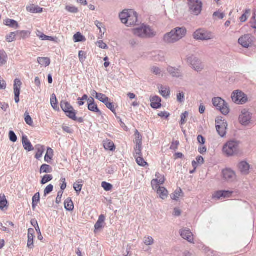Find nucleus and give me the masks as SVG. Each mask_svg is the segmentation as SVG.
I'll use <instances>...</instances> for the list:
<instances>
[{
    "label": "nucleus",
    "instance_id": "1",
    "mask_svg": "<svg viewBox=\"0 0 256 256\" xmlns=\"http://www.w3.org/2000/svg\"><path fill=\"white\" fill-rule=\"evenodd\" d=\"M186 30L184 28H176L170 32L164 34V40L167 44L174 43L184 36Z\"/></svg>",
    "mask_w": 256,
    "mask_h": 256
},
{
    "label": "nucleus",
    "instance_id": "2",
    "mask_svg": "<svg viewBox=\"0 0 256 256\" xmlns=\"http://www.w3.org/2000/svg\"><path fill=\"white\" fill-rule=\"evenodd\" d=\"M223 152L228 156L238 154L240 152L239 142L236 140L227 142L223 147Z\"/></svg>",
    "mask_w": 256,
    "mask_h": 256
},
{
    "label": "nucleus",
    "instance_id": "3",
    "mask_svg": "<svg viewBox=\"0 0 256 256\" xmlns=\"http://www.w3.org/2000/svg\"><path fill=\"white\" fill-rule=\"evenodd\" d=\"M133 33L135 36L142 38H150L154 35L150 26L144 24L134 28Z\"/></svg>",
    "mask_w": 256,
    "mask_h": 256
},
{
    "label": "nucleus",
    "instance_id": "4",
    "mask_svg": "<svg viewBox=\"0 0 256 256\" xmlns=\"http://www.w3.org/2000/svg\"><path fill=\"white\" fill-rule=\"evenodd\" d=\"M193 38L196 40H209L214 38V34L211 32L202 28L197 30L193 34Z\"/></svg>",
    "mask_w": 256,
    "mask_h": 256
},
{
    "label": "nucleus",
    "instance_id": "5",
    "mask_svg": "<svg viewBox=\"0 0 256 256\" xmlns=\"http://www.w3.org/2000/svg\"><path fill=\"white\" fill-rule=\"evenodd\" d=\"M213 105L216 108L224 115H227L230 112L228 104L220 97L214 98L212 100Z\"/></svg>",
    "mask_w": 256,
    "mask_h": 256
},
{
    "label": "nucleus",
    "instance_id": "6",
    "mask_svg": "<svg viewBox=\"0 0 256 256\" xmlns=\"http://www.w3.org/2000/svg\"><path fill=\"white\" fill-rule=\"evenodd\" d=\"M188 63L191 66V68L194 70L200 72L202 71L204 68V66L200 60L194 56L191 55L188 56L186 58Z\"/></svg>",
    "mask_w": 256,
    "mask_h": 256
},
{
    "label": "nucleus",
    "instance_id": "7",
    "mask_svg": "<svg viewBox=\"0 0 256 256\" xmlns=\"http://www.w3.org/2000/svg\"><path fill=\"white\" fill-rule=\"evenodd\" d=\"M232 102L238 104H242L247 102L246 96L242 91H234L232 94Z\"/></svg>",
    "mask_w": 256,
    "mask_h": 256
},
{
    "label": "nucleus",
    "instance_id": "8",
    "mask_svg": "<svg viewBox=\"0 0 256 256\" xmlns=\"http://www.w3.org/2000/svg\"><path fill=\"white\" fill-rule=\"evenodd\" d=\"M189 8L192 12L194 15L199 14L202 11V3L199 0H190Z\"/></svg>",
    "mask_w": 256,
    "mask_h": 256
},
{
    "label": "nucleus",
    "instance_id": "9",
    "mask_svg": "<svg viewBox=\"0 0 256 256\" xmlns=\"http://www.w3.org/2000/svg\"><path fill=\"white\" fill-rule=\"evenodd\" d=\"M252 114L246 110L242 111L239 116V121L243 125L246 126L248 125L251 122Z\"/></svg>",
    "mask_w": 256,
    "mask_h": 256
},
{
    "label": "nucleus",
    "instance_id": "10",
    "mask_svg": "<svg viewBox=\"0 0 256 256\" xmlns=\"http://www.w3.org/2000/svg\"><path fill=\"white\" fill-rule=\"evenodd\" d=\"M223 178L228 182H233L236 179L235 172L230 168H226L222 172Z\"/></svg>",
    "mask_w": 256,
    "mask_h": 256
},
{
    "label": "nucleus",
    "instance_id": "11",
    "mask_svg": "<svg viewBox=\"0 0 256 256\" xmlns=\"http://www.w3.org/2000/svg\"><path fill=\"white\" fill-rule=\"evenodd\" d=\"M216 129L221 137H224L226 134V130L228 126L227 122L222 120H216Z\"/></svg>",
    "mask_w": 256,
    "mask_h": 256
},
{
    "label": "nucleus",
    "instance_id": "12",
    "mask_svg": "<svg viewBox=\"0 0 256 256\" xmlns=\"http://www.w3.org/2000/svg\"><path fill=\"white\" fill-rule=\"evenodd\" d=\"M252 42V36L250 34H245L241 36L238 40V44L244 48H248L251 46Z\"/></svg>",
    "mask_w": 256,
    "mask_h": 256
},
{
    "label": "nucleus",
    "instance_id": "13",
    "mask_svg": "<svg viewBox=\"0 0 256 256\" xmlns=\"http://www.w3.org/2000/svg\"><path fill=\"white\" fill-rule=\"evenodd\" d=\"M156 178L152 180L151 182L154 190H156L158 187H160V185L163 184L165 180L164 176L158 172L156 174Z\"/></svg>",
    "mask_w": 256,
    "mask_h": 256
},
{
    "label": "nucleus",
    "instance_id": "14",
    "mask_svg": "<svg viewBox=\"0 0 256 256\" xmlns=\"http://www.w3.org/2000/svg\"><path fill=\"white\" fill-rule=\"evenodd\" d=\"M22 83L18 79H16L14 81V100L16 103L20 102V90Z\"/></svg>",
    "mask_w": 256,
    "mask_h": 256
},
{
    "label": "nucleus",
    "instance_id": "15",
    "mask_svg": "<svg viewBox=\"0 0 256 256\" xmlns=\"http://www.w3.org/2000/svg\"><path fill=\"white\" fill-rule=\"evenodd\" d=\"M130 16L128 19V22L126 24L128 26H136L138 22V14L132 10H130Z\"/></svg>",
    "mask_w": 256,
    "mask_h": 256
},
{
    "label": "nucleus",
    "instance_id": "16",
    "mask_svg": "<svg viewBox=\"0 0 256 256\" xmlns=\"http://www.w3.org/2000/svg\"><path fill=\"white\" fill-rule=\"evenodd\" d=\"M181 236L190 242H192L194 238L192 232L188 229L182 230L180 232Z\"/></svg>",
    "mask_w": 256,
    "mask_h": 256
},
{
    "label": "nucleus",
    "instance_id": "17",
    "mask_svg": "<svg viewBox=\"0 0 256 256\" xmlns=\"http://www.w3.org/2000/svg\"><path fill=\"white\" fill-rule=\"evenodd\" d=\"M166 70L169 74L172 77L180 78L182 76V74L179 68L168 66Z\"/></svg>",
    "mask_w": 256,
    "mask_h": 256
},
{
    "label": "nucleus",
    "instance_id": "18",
    "mask_svg": "<svg viewBox=\"0 0 256 256\" xmlns=\"http://www.w3.org/2000/svg\"><path fill=\"white\" fill-rule=\"evenodd\" d=\"M238 169L243 174H248L250 168V164L245 161H242L238 164Z\"/></svg>",
    "mask_w": 256,
    "mask_h": 256
},
{
    "label": "nucleus",
    "instance_id": "19",
    "mask_svg": "<svg viewBox=\"0 0 256 256\" xmlns=\"http://www.w3.org/2000/svg\"><path fill=\"white\" fill-rule=\"evenodd\" d=\"M151 102V106L155 109L159 108L161 107V98L158 96H154L150 98Z\"/></svg>",
    "mask_w": 256,
    "mask_h": 256
},
{
    "label": "nucleus",
    "instance_id": "20",
    "mask_svg": "<svg viewBox=\"0 0 256 256\" xmlns=\"http://www.w3.org/2000/svg\"><path fill=\"white\" fill-rule=\"evenodd\" d=\"M22 143L24 148L28 152H30L34 150L32 146L28 140L27 136L23 135L22 137Z\"/></svg>",
    "mask_w": 256,
    "mask_h": 256
},
{
    "label": "nucleus",
    "instance_id": "21",
    "mask_svg": "<svg viewBox=\"0 0 256 256\" xmlns=\"http://www.w3.org/2000/svg\"><path fill=\"white\" fill-rule=\"evenodd\" d=\"M130 10H126L120 14L119 17L121 22L126 24L128 22V19L130 16Z\"/></svg>",
    "mask_w": 256,
    "mask_h": 256
},
{
    "label": "nucleus",
    "instance_id": "22",
    "mask_svg": "<svg viewBox=\"0 0 256 256\" xmlns=\"http://www.w3.org/2000/svg\"><path fill=\"white\" fill-rule=\"evenodd\" d=\"M156 190L158 194L162 199L164 200L168 197V192L164 187H158Z\"/></svg>",
    "mask_w": 256,
    "mask_h": 256
},
{
    "label": "nucleus",
    "instance_id": "23",
    "mask_svg": "<svg viewBox=\"0 0 256 256\" xmlns=\"http://www.w3.org/2000/svg\"><path fill=\"white\" fill-rule=\"evenodd\" d=\"M105 220V216L104 215L101 214L99 216L98 220L96 223L94 228L96 230H98L99 229L104 227V222Z\"/></svg>",
    "mask_w": 256,
    "mask_h": 256
},
{
    "label": "nucleus",
    "instance_id": "24",
    "mask_svg": "<svg viewBox=\"0 0 256 256\" xmlns=\"http://www.w3.org/2000/svg\"><path fill=\"white\" fill-rule=\"evenodd\" d=\"M8 60V56L3 50H0V66L5 65Z\"/></svg>",
    "mask_w": 256,
    "mask_h": 256
},
{
    "label": "nucleus",
    "instance_id": "25",
    "mask_svg": "<svg viewBox=\"0 0 256 256\" xmlns=\"http://www.w3.org/2000/svg\"><path fill=\"white\" fill-rule=\"evenodd\" d=\"M17 36L20 39H26L30 36V32L28 30L16 31Z\"/></svg>",
    "mask_w": 256,
    "mask_h": 256
},
{
    "label": "nucleus",
    "instance_id": "26",
    "mask_svg": "<svg viewBox=\"0 0 256 256\" xmlns=\"http://www.w3.org/2000/svg\"><path fill=\"white\" fill-rule=\"evenodd\" d=\"M95 93L96 98L102 103L106 104V103L107 101H108L109 98L107 97L105 94L102 93H98L97 92H95Z\"/></svg>",
    "mask_w": 256,
    "mask_h": 256
},
{
    "label": "nucleus",
    "instance_id": "27",
    "mask_svg": "<svg viewBox=\"0 0 256 256\" xmlns=\"http://www.w3.org/2000/svg\"><path fill=\"white\" fill-rule=\"evenodd\" d=\"M64 208L68 211H72L74 210V206L72 200L68 198L64 202Z\"/></svg>",
    "mask_w": 256,
    "mask_h": 256
},
{
    "label": "nucleus",
    "instance_id": "28",
    "mask_svg": "<svg viewBox=\"0 0 256 256\" xmlns=\"http://www.w3.org/2000/svg\"><path fill=\"white\" fill-rule=\"evenodd\" d=\"M159 91L162 96L164 97H167L170 96V90L168 87L160 86L158 87Z\"/></svg>",
    "mask_w": 256,
    "mask_h": 256
},
{
    "label": "nucleus",
    "instance_id": "29",
    "mask_svg": "<svg viewBox=\"0 0 256 256\" xmlns=\"http://www.w3.org/2000/svg\"><path fill=\"white\" fill-rule=\"evenodd\" d=\"M4 24L12 28H18V22L14 20L7 19L4 21Z\"/></svg>",
    "mask_w": 256,
    "mask_h": 256
},
{
    "label": "nucleus",
    "instance_id": "30",
    "mask_svg": "<svg viewBox=\"0 0 256 256\" xmlns=\"http://www.w3.org/2000/svg\"><path fill=\"white\" fill-rule=\"evenodd\" d=\"M60 106L62 110L66 113V112H68L71 109H72L73 107L70 104L66 101H62L60 102Z\"/></svg>",
    "mask_w": 256,
    "mask_h": 256
},
{
    "label": "nucleus",
    "instance_id": "31",
    "mask_svg": "<svg viewBox=\"0 0 256 256\" xmlns=\"http://www.w3.org/2000/svg\"><path fill=\"white\" fill-rule=\"evenodd\" d=\"M104 146L106 150L113 151L115 150V146L114 142L110 140L104 142Z\"/></svg>",
    "mask_w": 256,
    "mask_h": 256
},
{
    "label": "nucleus",
    "instance_id": "32",
    "mask_svg": "<svg viewBox=\"0 0 256 256\" xmlns=\"http://www.w3.org/2000/svg\"><path fill=\"white\" fill-rule=\"evenodd\" d=\"M38 62L40 64L46 67L50 64V60L48 58H38Z\"/></svg>",
    "mask_w": 256,
    "mask_h": 256
},
{
    "label": "nucleus",
    "instance_id": "33",
    "mask_svg": "<svg viewBox=\"0 0 256 256\" xmlns=\"http://www.w3.org/2000/svg\"><path fill=\"white\" fill-rule=\"evenodd\" d=\"M88 109L91 112H96L98 116H101L102 114V112L98 109V106L95 104H88Z\"/></svg>",
    "mask_w": 256,
    "mask_h": 256
},
{
    "label": "nucleus",
    "instance_id": "34",
    "mask_svg": "<svg viewBox=\"0 0 256 256\" xmlns=\"http://www.w3.org/2000/svg\"><path fill=\"white\" fill-rule=\"evenodd\" d=\"M52 172V168L48 164H43L40 168V172L42 173H50Z\"/></svg>",
    "mask_w": 256,
    "mask_h": 256
},
{
    "label": "nucleus",
    "instance_id": "35",
    "mask_svg": "<svg viewBox=\"0 0 256 256\" xmlns=\"http://www.w3.org/2000/svg\"><path fill=\"white\" fill-rule=\"evenodd\" d=\"M74 40L76 42H82L86 40V38L81 33L77 32L74 36Z\"/></svg>",
    "mask_w": 256,
    "mask_h": 256
},
{
    "label": "nucleus",
    "instance_id": "36",
    "mask_svg": "<svg viewBox=\"0 0 256 256\" xmlns=\"http://www.w3.org/2000/svg\"><path fill=\"white\" fill-rule=\"evenodd\" d=\"M182 191L180 188H177L172 196V198L175 200H178L180 197L182 196Z\"/></svg>",
    "mask_w": 256,
    "mask_h": 256
},
{
    "label": "nucleus",
    "instance_id": "37",
    "mask_svg": "<svg viewBox=\"0 0 256 256\" xmlns=\"http://www.w3.org/2000/svg\"><path fill=\"white\" fill-rule=\"evenodd\" d=\"M50 104L52 106L54 109L56 110L58 109V102L56 96L54 94H52L50 98Z\"/></svg>",
    "mask_w": 256,
    "mask_h": 256
},
{
    "label": "nucleus",
    "instance_id": "38",
    "mask_svg": "<svg viewBox=\"0 0 256 256\" xmlns=\"http://www.w3.org/2000/svg\"><path fill=\"white\" fill-rule=\"evenodd\" d=\"M17 36L16 32H12L6 36V40L8 42H11L16 40V36Z\"/></svg>",
    "mask_w": 256,
    "mask_h": 256
},
{
    "label": "nucleus",
    "instance_id": "39",
    "mask_svg": "<svg viewBox=\"0 0 256 256\" xmlns=\"http://www.w3.org/2000/svg\"><path fill=\"white\" fill-rule=\"evenodd\" d=\"M150 70H151V72L154 74L156 76H163L162 70L158 67L154 66L151 68Z\"/></svg>",
    "mask_w": 256,
    "mask_h": 256
},
{
    "label": "nucleus",
    "instance_id": "40",
    "mask_svg": "<svg viewBox=\"0 0 256 256\" xmlns=\"http://www.w3.org/2000/svg\"><path fill=\"white\" fill-rule=\"evenodd\" d=\"M66 114L67 116H68L70 119L74 120V118H76V110L72 108V109H71L70 110L66 112Z\"/></svg>",
    "mask_w": 256,
    "mask_h": 256
},
{
    "label": "nucleus",
    "instance_id": "41",
    "mask_svg": "<svg viewBox=\"0 0 256 256\" xmlns=\"http://www.w3.org/2000/svg\"><path fill=\"white\" fill-rule=\"evenodd\" d=\"M142 156V145L136 144L134 148V157Z\"/></svg>",
    "mask_w": 256,
    "mask_h": 256
},
{
    "label": "nucleus",
    "instance_id": "42",
    "mask_svg": "<svg viewBox=\"0 0 256 256\" xmlns=\"http://www.w3.org/2000/svg\"><path fill=\"white\" fill-rule=\"evenodd\" d=\"M135 158L136 159L137 164L139 166H144L147 164V162L144 160L142 156L135 157Z\"/></svg>",
    "mask_w": 256,
    "mask_h": 256
},
{
    "label": "nucleus",
    "instance_id": "43",
    "mask_svg": "<svg viewBox=\"0 0 256 256\" xmlns=\"http://www.w3.org/2000/svg\"><path fill=\"white\" fill-rule=\"evenodd\" d=\"M44 152V148L42 146H38L37 152L35 156V158L36 159L40 158L42 156Z\"/></svg>",
    "mask_w": 256,
    "mask_h": 256
},
{
    "label": "nucleus",
    "instance_id": "44",
    "mask_svg": "<svg viewBox=\"0 0 256 256\" xmlns=\"http://www.w3.org/2000/svg\"><path fill=\"white\" fill-rule=\"evenodd\" d=\"M53 153V150L51 148H48V150H47V153L46 154L45 156H44V160L48 162V163H50V161H51V160L52 158V156H50L48 154H52Z\"/></svg>",
    "mask_w": 256,
    "mask_h": 256
},
{
    "label": "nucleus",
    "instance_id": "45",
    "mask_svg": "<svg viewBox=\"0 0 256 256\" xmlns=\"http://www.w3.org/2000/svg\"><path fill=\"white\" fill-rule=\"evenodd\" d=\"M24 120L26 122L29 126H32L33 124V120L29 115V114L26 112L24 114Z\"/></svg>",
    "mask_w": 256,
    "mask_h": 256
},
{
    "label": "nucleus",
    "instance_id": "46",
    "mask_svg": "<svg viewBox=\"0 0 256 256\" xmlns=\"http://www.w3.org/2000/svg\"><path fill=\"white\" fill-rule=\"evenodd\" d=\"M52 176L50 174H46L43 176L41 180V184H46V183L50 182L52 180Z\"/></svg>",
    "mask_w": 256,
    "mask_h": 256
},
{
    "label": "nucleus",
    "instance_id": "47",
    "mask_svg": "<svg viewBox=\"0 0 256 256\" xmlns=\"http://www.w3.org/2000/svg\"><path fill=\"white\" fill-rule=\"evenodd\" d=\"M144 242L146 246H150L154 244V240L152 236H148L144 238Z\"/></svg>",
    "mask_w": 256,
    "mask_h": 256
},
{
    "label": "nucleus",
    "instance_id": "48",
    "mask_svg": "<svg viewBox=\"0 0 256 256\" xmlns=\"http://www.w3.org/2000/svg\"><path fill=\"white\" fill-rule=\"evenodd\" d=\"M177 101L180 103H183L184 102V92H179L176 94Z\"/></svg>",
    "mask_w": 256,
    "mask_h": 256
},
{
    "label": "nucleus",
    "instance_id": "49",
    "mask_svg": "<svg viewBox=\"0 0 256 256\" xmlns=\"http://www.w3.org/2000/svg\"><path fill=\"white\" fill-rule=\"evenodd\" d=\"M135 135L136 136V144L142 145V136L140 134V132L136 130L135 131Z\"/></svg>",
    "mask_w": 256,
    "mask_h": 256
},
{
    "label": "nucleus",
    "instance_id": "50",
    "mask_svg": "<svg viewBox=\"0 0 256 256\" xmlns=\"http://www.w3.org/2000/svg\"><path fill=\"white\" fill-rule=\"evenodd\" d=\"M102 186L106 191H110L112 188V185L106 182L102 183Z\"/></svg>",
    "mask_w": 256,
    "mask_h": 256
},
{
    "label": "nucleus",
    "instance_id": "51",
    "mask_svg": "<svg viewBox=\"0 0 256 256\" xmlns=\"http://www.w3.org/2000/svg\"><path fill=\"white\" fill-rule=\"evenodd\" d=\"M66 10L70 12L76 14L78 12V8L73 6H67L66 7Z\"/></svg>",
    "mask_w": 256,
    "mask_h": 256
},
{
    "label": "nucleus",
    "instance_id": "52",
    "mask_svg": "<svg viewBox=\"0 0 256 256\" xmlns=\"http://www.w3.org/2000/svg\"><path fill=\"white\" fill-rule=\"evenodd\" d=\"M78 58L80 61L83 63L86 58V53L84 51L80 50L78 52Z\"/></svg>",
    "mask_w": 256,
    "mask_h": 256
},
{
    "label": "nucleus",
    "instance_id": "53",
    "mask_svg": "<svg viewBox=\"0 0 256 256\" xmlns=\"http://www.w3.org/2000/svg\"><path fill=\"white\" fill-rule=\"evenodd\" d=\"M188 116V112L186 111L182 113L180 116V125L184 124L186 122V118Z\"/></svg>",
    "mask_w": 256,
    "mask_h": 256
},
{
    "label": "nucleus",
    "instance_id": "54",
    "mask_svg": "<svg viewBox=\"0 0 256 256\" xmlns=\"http://www.w3.org/2000/svg\"><path fill=\"white\" fill-rule=\"evenodd\" d=\"M34 235L28 236L27 246L28 248H32L34 247Z\"/></svg>",
    "mask_w": 256,
    "mask_h": 256
},
{
    "label": "nucleus",
    "instance_id": "55",
    "mask_svg": "<svg viewBox=\"0 0 256 256\" xmlns=\"http://www.w3.org/2000/svg\"><path fill=\"white\" fill-rule=\"evenodd\" d=\"M82 186V184L79 181H77L74 184V188L76 192H79L81 191Z\"/></svg>",
    "mask_w": 256,
    "mask_h": 256
},
{
    "label": "nucleus",
    "instance_id": "56",
    "mask_svg": "<svg viewBox=\"0 0 256 256\" xmlns=\"http://www.w3.org/2000/svg\"><path fill=\"white\" fill-rule=\"evenodd\" d=\"M225 16V14L223 12H214L213 14V17L216 20H222Z\"/></svg>",
    "mask_w": 256,
    "mask_h": 256
},
{
    "label": "nucleus",
    "instance_id": "57",
    "mask_svg": "<svg viewBox=\"0 0 256 256\" xmlns=\"http://www.w3.org/2000/svg\"><path fill=\"white\" fill-rule=\"evenodd\" d=\"M54 189V186L52 184L48 185L44 190V196H46L50 194Z\"/></svg>",
    "mask_w": 256,
    "mask_h": 256
},
{
    "label": "nucleus",
    "instance_id": "58",
    "mask_svg": "<svg viewBox=\"0 0 256 256\" xmlns=\"http://www.w3.org/2000/svg\"><path fill=\"white\" fill-rule=\"evenodd\" d=\"M106 107L110 109L112 112L115 113L116 108L114 106L112 102H109L108 101L106 102V103L104 104Z\"/></svg>",
    "mask_w": 256,
    "mask_h": 256
},
{
    "label": "nucleus",
    "instance_id": "59",
    "mask_svg": "<svg viewBox=\"0 0 256 256\" xmlns=\"http://www.w3.org/2000/svg\"><path fill=\"white\" fill-rule=\"evenodd\" d=\"M9 138L10 140L12 142H14L17 140V136L15 133L12 130L9 132Z\"/></svg>",
    "mask_w": 256,
    "mask_h": 256
},
{
    "label": "nucleus",
    "instance_id": "60",
    "mask_svg": "<svg viewBox=\"0 0 256 256\" xmlns=\"http://www.w3.org/2000/svg\"><path fill=\"white\" fill-rule=\"evenodd\" d=\"M8 204V201L5 198H0V209L3 210Z\"/></svg>",
    "mask_w": 256,
    "mask_h": 256
},
{
    "label": "nucleus",
    "instance_id": "61",
    "mask_svg": "<svg viewBox=\"0 0 256 256\" xmlns=\"http://www.w3.org/2000/svg\"><path fill=\"white\" fill-rule=\"evenodd\" d=\"M250 10H246L244 14L240 18V20L242 22H244L248 18L247 14L250 13Z\"/></svg>",
    "mask_w": 256,
    "mask_h": 256
},
{
    "label": "nucleus",
    "instance_id": "62",
    "mask_svg": "<svg viewBox=\"0 0 256 256\" xmlns=\"http://www.w3.org/2000/svg\"><path fill=\"white\" fill-rule=\"evenodd\" d=\"M63 194V192L60 190L58 193V196L56 198V202L59 204L61 202Z\"/></svg>",
    "mask_w": 256,
    "mask_h": 256
},
{
    "label": "nucleus",
    "instance_id": "63",
    "mask_svg": "<svg viewBox=\"0 0 256 256\" xmlns=\"http://www.w3.org/2000/svg\"><path fill=\"white\" fill-rule=\"evenodd\" d=\"M60 180L61 182H62V184L60 186V188L61 190L62 191L64 190L66 188V178H62Z\"/></svg>",
    "mask_w": 256,
    "mask_h": 256
},
{
    "label": "nucleus",
    "instance_id": "64",
    "mask_svg": "<svg viewBox=\"0 0 256 256\" xmlns=\"http://www.w3.org/2000/svg\"><path fill=\"white\" fill-rule=\"evenodd\" d=\"M98 46L99 48H102V49H106L108 48L107 45L103 42L102 40L98 41L97 42Z\"/></svg>",
    "mask_w": 256,
    "mask_h": 256
}]
</instances>
